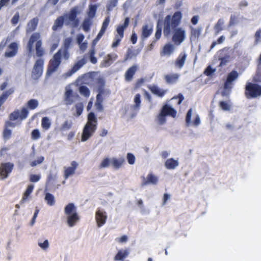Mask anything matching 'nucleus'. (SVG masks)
<instances>
[{
	"label": "nucleus",
	"mask_w": 261,
	"mask_h": 261,
	"mask_svg": "<svg viewBox=\"0 0 261 261\" xmlns=\"http://www.w3.org/2000/svg\"><path fill=\"white\" fill-rule=\"evenodd\" d=\"M186 122L188 125L197 126L200 124L201 120L199 116L196 113H193L192 110L190 109L186 116Z\"/></svg>",
	"instance_id": "obj_10"
},
{
	"label": "nucleus",
	"mask_w": 261,
	"mask_h": 261,
	"mask_svg": "<svg viewBox=\"0 0 261 261\" xmlns=\"http://www.w3.org/2000/svg\"><path fill=\"white\" fill-rule=\"evenodd\" d=\"M39 102L37 100L32 99L29 100L27 103V107L30 110H34L38 107Z\"/></svg>",
	"instance_id": "obj_42"
},
{
	"label": "nucleus",
	"mask_w": 261,
	"mask_h": 261,
	"mask_svg": "<svg viewBox=\"0 0 261 261\" xmlns=\"http://www.w3.org/2000/svg\"><path fill=\"white\" fill-rule=\"evenodd\" d=\"M63 22H64V17H60L58 18L56 20L55 24L53 27V29L54 30H57L58 28H60L62 25Z\"/></svg>",
	"instance_id": "obj_48"
},
{
	"label": "nucleus",
	"mask_w": 261,
	"mask_h": 261,
	"mask_svg": "<svg viewBox=\"0 0 261 261\" xmlns=\"http://www.w3.org/2000/svg\"><path fill=\"white\" fill-rule=\"evenodd\" d=\"M187 58V54L185 52L181 53L175 61V67L181 69L186 63Z\"/></svg>",
	"instance_id": "obj_21"
},
{
	"label": "nucleus",
	"mask_w": 261,
	"mask_h": 261,
	"mask_svg": "<svg viewBox=\"0 0 261 261\" xmlns=\"http://www.w3.org/2000/svg\"><path fill=\"white\" fill-rule=\"evenodd\" d=\"M80 13L77 8H73L70 13L64 16V22L67 24L75 25L77 23L76 15Z\"/></svg>",
	"instance_id": "obj_13"
},
{
	"label": "nucleus",
	"mask_w": 261,
	"mask_h": 261,
	"mask_svg": "<svg viewBox=\"0 0 261 261\" xmlns=\"http://www.w3.org/2000/svg\"><path fill=\"white\" fill-rule=\"evenodd\" d=\"M73 86L69 85L66 86L64 92V100L66 105L72 103L77 97V95L74 92Z\"/></svg>",
	"instance_id": "obj_9"
},
{
	"label": "nucleus",
	"mask_w": 261,
	"mask_h": 261,
	"mask_svg": "<svg viewBox=\"0 0 261 261\" xmlns=\"http://www.w3.org/2000/svg\"><path fill=\"white\" fill-rule=\"evenodd\" d=\"M158 182V178L152 174H149L147 175L143 181V185H156Z\"/></svg>",
	"instance_id": "obj_28"
},
{
	"label": "nucleus",
	"mask_w": 261,
	"mask_h": 261,
	"mask_svg": "<svg viewBox=\"0 0 261 261\" xmlns=\"http://www.w3.org/2000/svg\"><path fill=\"white\" fill-rule=\"evenodd\" d=\"M254 44L257 45L261 43V28L258 29L254 35Z\"/></svg>",
	"instance_id": "obj_50"
},
{
	"label": "nucleus",
	"mask_w": 261,
	"mask_h": 261,
	"mask_svg": "<svg viewBox=\"0 0 261 261\" xmlns=\"http://www.w3.org/2000/svg\"><path fill=\"white\" fill-rule=\"evenodd\" d=\"M224 20L220 19L214 27L215 34L217 35L224 29Z\"/></svg>",
	"instance_id": "obj_39"
},
{
	"label": "nucleus",
	"mask_w": 261,
	"mask_h": 261,
	"mask_svg": "<svg viewBox=\"0 0 261 261\" xmlns=\"http://www.w3.org/2000/svg\"><path fill=\"white\" fill-rule=\"evenodd\" d=\"M37 21L35 19L31 20L28 24L27 29V32H32L34 31L37 26Z\"/></svg>",
	"instance_id": "obj_45"
},
{
	"label": "nucleus",
	"mask_w": 261,
	"mask_h": 261,
	"mask_svg": "<svg viewBox=\"0 0 261 261\" xmlns=\"http://www.w3.org/2000/svg\"><path fill=\"white\" fill-rule=\"evenodd\" d=\"M220 107L224 111H228L231 108V105L228 101H221L220 102Z\"/></svg>",
	"instance_id": "obj_52"
},
{
	"label": "nucleus",
	"mask_w": 261,
	"mask_h": 261,
	"mask_svg": "<svg viewBox=\"0 0 261 261\" xmlns=\"http://www.w3.org/2000/svg\"><path fill=\"white\" fill-rule=\"evenodd\" d=\"M141 95L140 94H136L134 97L133 105L132 107H133V108L134 110L138 111L141 107Z\"/></svg>",
	"instance_id": "obj_32"
},
{
	"label": "nucleus",
	"mask_w": 261,
	"mask_h": 261,
	"mask_svg": "<svg viewBox=\"0 0 261 261\" xmlns=\"http://www.w3.org/2000/svg\"><path fill=\"white\" fill-rule=\"evenodd\" d=\"M87 120L82 133L81 141L82 142L88 140L93 136L97 128V118L93 113L91 112L88 114Z\"/></svg>",
	"instance_id": "obj_3"
},
{
	"label": "nucleus",
	"mask_w": 261,
	"mask_h": 261,
	"mask_svg": "<svg viewBox=\"0 0 261 261\" xmlns=\"http://www.w3.org/2000/svg\"><path fill=\"white\" fill-rule=\"evenodd\" d=\"M71 126L72 122L69 121H66L61 124L60 129L62 132L66 131L70 129Z\"/></svg>",
	"instance_id": "obj_46"
},
{
	"label": "nucleus",
	"mask_w": 261,
	"mask_h": 261,
	"mask_svg": "<svg viewBox=\"0 0 261 261\" xmlns=\"http://www.w3.org/2000/svg\"><path fill=\"white\" fill-rule=\"evenodd\" d=\"M216 69L212 68L211 67H208L205 70L204 73L207 76H211L215 72Z\"/></svg>",
	"instance_id": "obj_62"
},
{
	"label": "nucleus",
	"mask_w": 261,
	"mask_h": 261,
	"mask_svg": "<svg viewBox=\"0 0 261 261\" xmlns=\"http://www.w3.org/2000/svg\"><path fill=\"white\" fill-rule=\"evenodd\" d=\"M90 23V21L88 19H86L84 21L83 27V29L85 31H88L89 30Z\"/></svg>",
	"instance_id": "obj_64"
},
{
	"label": "nucleus",
	"mask_w": 261,
	"mask_h": 261,
	"mask_svg": "<svg viewBox=\"0 0 261 261\" xmlns=\"http://www.w3.org/2000/svg\"><path fill=\"white\" fill-rule=\"evenodd\" d=\"M179 165V161L177 159L170 158L165 162V167L168 170H174Z\"/></svg>",
	"instance_id": "obj_24"
},
{
	"label": "nucleus",
	"mask_w": 261,
	"mask_h": 261,
	"mask_svg": "<svg viewBox=\"0 0 261 261\" xmlns=\"http://www.w3.org/2000/svg\"><path fill=\"white\" fill-rule=\"evenodd\" d=\"M40 174H32L30 176V180L32 182H37L40 179Z\"/></svg>",
	"instance_id": "obj_61"
},
{
	"label": "nucleus",
	"mask_w": 261,
	"mask_h": 261,
	"mask_svg": "<svg viewBox=\"0 0 261 261\" xmlns=\"http://www.w3.org/2000/svg\"><path fill=\"white\" fill-rule=\"evenodd\" d=\"M117 58V55L115 54H109L105 60V66H109Z\"/></svg>",
	"instance_id": "obj_43"
},
{
	"label": "nucleus",
	"mask_w": 261,
	"mask_h": 261,
	"mask_svg": "<svg viewBox=\"0 0 261 261\" xmlns=\"http://www.w3.org/2000/svg\"><path fill=\"white\" fill-rule=\"evenodd\" d=\"M238 73L237 71H233L231 72L228 75L227 81L225 84V91L223 92V95H227L226 91L230 90L231 87V82L234 81L238 77Z\"/></svg>",
	"instance_id": "obj_19"
},
{
	"label": "nucleus",
	"mask_w": 261,
	"mask_h": 261,
	"mask_svg": "<svg viewBox=\"0 0 261 261\" xmlns=\"http://www.w3.org/2000/svg\"><path fill=\"white\" fill-rule=\"evenodd\" d=\"M42 42L41 41H39L36 44V54L38 56H41L44 54V51L43 49L41 47Z\"/></svg>",
	"instance_id": "obj_51"
},
{
	"label": "nucleus",
	"mask_w": 261,
	"mask_h": 261,
	"mask_svg": "<svg viewBox=\"0 0 261 261\" xmlns=\"http://www.w3.org/2000/svg\"><path fill=\"white\" fill-rule=\"evenodd\" d=\"M126 160L129 165H134L135 163L136 158L132 153H128L126 155Z\"/></svg>",
	"instance_id": "obj_53"
},
{
	"label": "nucleus",
	"mask_w": 261,
	"mask_h": 261,
	"mask_svg": "<svg viewBox=\"0 0 261 261\" xmlns=\"http://www.w3.org/2000/svg\"><path fill=\"white\" fill-rule=\"evenodd\" d=\"M136 112L133 107H126L123 110V115L126 118L132 119L136 115Z\"/></svg>",
	"instance_id": "obj_29"
},
{
	"label": "nucleus",
	"mask_w": 261,
	"mask_h": 261,
	"mask_svg": "<svg viewBox=\"0 0 261 261\" xmlns=\"http://www.w3.org/2000/svg\"><path fill=\"white\" fill-rule=\"evenodd\" d=\"M13 166L11 163H2L0 165V179L4 180L7 178L12 172Z\"/></svg>",
	"instance_id": "obj_12"
},
{
	"label": "nucleus",
	"mask_w": 261,
	"mask_h": 261,
	"mask_svg": "<svg viewBox=\"0 0 261 261\" xmlns=\"http://www.w3.org/2000/svg\"><path fill=\"white\" fill-rule=\"evenodd\" d=\"M32 153L29 155V163L31 167H35L41 164L44 160V158L42 155L35 156V149L34 146H32Z\"/></svg>",
	"instance_id": "obj_16"
},
{
	"label": "nucleus",
	"mask_w": 261,
	"mask_h": 261,
	"mask_svg": "<svg viewBox=\"0 0 261 261\" xmlns=\"http://www.w3.org/2000/svg\"><path fill=\"white\" fill-rule=\"evenodd\" d=\"M201 33L200 28H193L191 30V35L190 36L192 41H196L198 40Z\"/></svg>",
	"instance_id": "obj_37"
},
{
	"label": "nucleus",
	"mask_w": 261,
	"mask_h": 261,
	"mask_svg": "<svg viewBox=\"0 0 261 261\" xmlns=\"http://www.w3.org/2000/svg\"><path fill=\"white\" fill-rule=\"evenodd\" d=\"M129 253V252L127 249H120L114 256L113 259L114 261H124Z\"/></svg>",
	"instance_id": "obj_25"
},
{
	"label": "nucleus",
	"mask_w": 261,
	"mask_h": 261,
	"mask_svg": "<svg viewBox=\"0 0 261 261\" xmlns=\"http://www.w3.org/2000/svg\"><path fill=\"white\" fill-rule=\"evenodd\" d=\"M148 88L152 93L159 97H163L166 93V90L161 89L156 86H150Z\"/></svg>",
	"instance_id": "obj_30"
},
{
	"label": "nucleus",
	"mask_w": 261,
	"mask_h": 261,
	"mask_svg": "<svg viewBox=\"0 0 261 261\" xmlns=\"http://www.w3.org/2000/svg\"><path fill=\"white\" fill-rule=\"evenodd\" d=\"M33 189L34 186L32 185H30L28 187L27 190L23 194V198L20 201L21 203H24L27 201L28 197L32 193Z\"/></svg>",
	"instance_id": "obj_38"
},
{
	"label": "nucleus",
	"mask_w": 261,
	"mask_h": 261,
	"mask_svg": "<svg viewBox=\"0 0 261 261\" xmlns=\"http://www.w3.org/2000/svg\"><path fill=\"white\" fill-rule=\"evenodd\" d=\"M187 37L186 30L183 28H177L173 31L172 40L176 45H180L185 40Z\"/></svg>",
	"instance_id": "obj_7"
},
{
	"label": "nucleus",
	"mask_w": 261,
	"mask_h": 261,
	"mask_svg": "<svg viewBox=\"0 0 261 261\" xmlns=\"http://www.w3.org/2000/svg\"><path fill=\"white\" fill-rule=\"evenodd\" d=\"M39 41H41L40 34L38 33L33 34L30 38L27 46L28 50L30 53H32L34 51V44H37Z\"/></svg>",
	"instance_id": "obj_18"
},
{
	"label": "nucleus",
	"mask_w": 261,
	"mask_h": 261,
	"mask_svg": "<svg viewBox=\"0 0 261 261\" xmlns=\"http://www.w3.org/2000/svg\"><path fill=\"white\" fill-rule=\"evenodd\" d=\"M44 199L47 204L49 206H54L56 203V199L55 196L49 193H45Z\"/></svg>",
	"instance_id": "obj_35"
},
{
	"label": "nucleus",
	"mask_w": 261,
	"mask_h": 261,
	"mask_svg": "<svg viewBox=\"0 0 261 261\" xmlns=\"http://www.w3.org/2000/svg\"><path fill=\"white\" fill-rule=\"evenodd\" d=\"M41 137V133L38 129H34L31 133V138L34 140H37Z\"/></svg>",
	"instance_id": "obj_49"
},
{
	"label": "nucleus",
	"mask_w": 261,
	"mask_h": 261,
	"mask_svg": "<svg viewBox=\"0 0 261 261\" xmlns=\"http://www.w3.org/2000/svg\"><path fill=\"white\" fill-rule=\"evenodd\" d=\"M102 101V95L100 93H99L96 96V101L95 103V106L96 107L97 110H98L99 111H101L102 110V106L101 104Z\"/></svg>",
	"instance_id": "obj_44"
},
{
	"label": "nucleus",
	"mask_w": 261,
	"mask_h": 261,
	"mask_svg": "<svg viewBox=\"0 0 261 261\" xmlns=\"http://www.w3.org/2000/svg\"><path fill=\"white\" fill-rule=\"evenodd\" d=\"M107 216L102 210H98L95 214V219L99 227L102 226L106 222Z\"/></svg>",
	"instance_id": "obj_17"
},
{
	"label": "nucleus",
	"mask_w": 261,
	"mask_h": 261,
	"mask_svg": "<svg viewBox=\"0 0 261 261\" xmlns=\"http://www.w3.org/2000/svg\"><path fill=\"white\" fill-rule=\"evenodd\" d=\"M184 100V97L179 94L178 97H173L168 103L165 105L161 110L167 116H170L173 118L176 115V111L173 108L172 103L175 102L176 105H180Z\"/></svg>",
	"instance_id": "obj_5"
},
{
	"label": "nucleus",
	"mask_w": 261,
	"mask_h": 261,
	"mask_svg": "<svg viewBox=\"0 0 261 261\" xmlns=\"http://www.w3.org/2000/svg\"><path fill=\"white\" fill-rule=\"evenodd\" d=\"M129 22V19L128 17H126L124 20V23L117 28V35L116 36V41L112 43V47H116L119 45L120 40L123 37V31L128 26Z\"/></svg>",
	"instance_id": "obj_8"
},
{
	"label": "nucleus",
	"mask_w": 261,
	"mask_h": 261,
	"mask_svg": "<svg viewBox=\"0 0 261 261\" xmlns=\"http://www.w3.org/2000/svg\"><path fill=\"white\" fill-rule=\"evenodd\" d=\"M156 120L158 124L160 125L164 124L167 121L166 116L164 114V113H163L161 110L160 113L156 117Z\"/></svg>",
	"instance_id": "obj_41"
},
{
	"label": "nucleus",
	"mask_w": 261,
	"mask_h": 261,
	"mask_svg": "<svg viewBox=\"0 0 261 261\" xmlns=\"http://www.w3.org/2000/svg\"><path fill=\"white\" fill-rule=\"evenodd\" d=\"M137 67L135 66L130 67L126 72L125 74V80L127 81H130L132 80L133 76L137 70Z\"/></svg>",
	"instance_id": "obj_34"
},
{
	"label": "nucleus",
	"mask_w": 261,
	"mask_h": 261,
	"mask_svg": "<svg viewBox=\"0 0 261 261\" xmlns=\"http://www.w3.org/2000/svg\"><path fill=\"white\" fill-rule=\"evenodd\" d=\"M18 45L15 43H11L5 53V56L8 58L14 57L17 53Z\"/></svg>",
	"instance_id": "obj_22"
},
{
	"label": "nucleus",
	"mask_w": 261,
	"mask_h": 261,
	"mask_svg": "<svg viewBox=\"0 0 261 261\" xmlns=\"http://www.w3.org/2000/svg\"><path fill=\"white\" fill-rule=\"evenodd\" d=\"M124 162V159L123 158L118 159L115 158H113L111 159V165L115 168H119L121 167Z\"/></svg>",
	"instance_id": "obj_36"
},
{
	"label": "nucleus",
	"mask_w": 261,
	"mask_h": 261,
	"mask_svg": "<svg viewBox=\"0 0 261 261\" xmlns=\"http://www.w3.org/2000/svg\"><path fill=\"white\" fill-rule=\"evenodd\" d=\"M29 112L26 108H22L21 110H19V115L20 117V120L22 121L23 119L27 118Z\"/></svg>",
	"instance_id": "obj_47"
},
{
	"label": "nucleus",
	"mask_w": 261,
	"mask_h": 261,
	"mask_svg": "<svg viewBox=\"0 0 261 261\" xmlns=\"http://www.w3.org/2000/svg\"><path fill=\"white\" fill-rule=\"evenodd\" d=\"M79 91L80 93L85 96H89L90 93L88 89L85 86H81L79 89Z\"/></svg>",
	"instance_id": "obj_58"
},
{
	"label": "nucleus",
	"mask_w": 261,
	"mask_h": 261,
	"mask_svg": "<svg viewBox=\"0 0 261 261\" xmlns=\"http://www.w3.org/2000/svg\"><path fill=\"white\" fill-rule=\"evenodd\" d=\"M110 165H111V159L106 158L103 159L101 162L100 166L102 168H107Z\"/></svg>",
	"instance_id": "obj_57"
},
{
	"label": "nucleus",
	"mask_w": 261,
	"mask_h": 261,
	"mask_svg": "<svg viewBox=\"0 0 261 261\" xmlns=\"http://www.w3.org/2000/svg\"><path fill=\"white\" fill-rule=\"evenodd\" d=\"M77 164L76 162H72L70 167L65 168L64 170V177L66 179L68 178L70 176L73 174L76 168Z\"/></svg>",
	"instance_id": "obj_26"
},
{
	"label": "nucleus",
	"mask_w": 261,
	"mask_h": 261,
	"mask_svg": "<svg viewBox=\"0 0 261 261\" xmlns=\"http://www.w3.org/2000/svg\"><path fill=\"white\" fill-rule=\"evenodd\" d=\"M245 96L247 98H255L261 96V86L247 82L245 87Z\"/></svg>",
	"instance_id": "obj_6"
},
{
	"label": "nucleus",
	"mask_w": 261,
	"mask_h": 261,
	"mask_svg": "<svg viewBox=\"0 0 261 261\" xmlns=\"http://www.w3.org/2000/svg\"><path fill=\"white\" fill-rule=\"evenodd\" d=\"M161 32H162L161 28L157 27L156 32L155 33V36H154V38L155 39V41L160 38L161 36Z\"/></svg>",
	"instance_id": "obj_63"
},
{
	"label": "nucleus",
	"mask_w": 261,
	"mask_h": 261,
	"mask_svg": "<svg viewBox=\"0 0 261 261\" xmlns=\"http://www.w3.org/2000/svg\"><path fill=\"white\" fill-rule=\"evenodd\" d=\"M153 25L152 24H144L142 28L141 39L145 40L152 33Z\"/></svg>",
	"instance_id": "obj_20"
},
{
	"label": "nucleus",
	"mask_w": 261,
	"mask_h": 261,
	"mask_svg": "<svg viewBox=\"0 0 261 261\" xmlns=\"http://www.w3.org/2000/svg\"><path fill=\"white\" fill-rule=\"evenodd\" d=\"M86 63V60L85 58H83L82 59L77 61L72 68L63 74V76L66 79L71 76L72 74L77 72Z\"/></svg>",
	"instance_id": "obj_15"
},
{
	"label": "nucleus",
	"mask_w": 261,
	"mask_h": 261,
	"mask_svg": "<svg viewBox=\"0 0 261 261\" xmlns=\"http://www.w3.org/2000/svg\"><path fill=\"white\" fill-rule=\"evenodd\" d=\"M70 55L66 49L59 50L50 60L48 69L46 73V76L49 77L51 74L56 72L61 64V59L67 60Z\"/></svg>",
	"instance_id": "obj_2"
},
{
	"label": "nucleus",
	"mask_w": 261,
	"mask_h": 261,
	"mask_svg": "<svg viewBox=\"0 0 261 261\" xmlns=\"http://www.w3.org/2000/svg\"><path fill=\"white\" fill-rule=\"evenodd\" d=\"M171 195L169 193H164L162 198V203L161 204L162 206L165 205L168 201L171 199Z\"/></svg>",
	"instance_id": "obj_55"
},
{
	"label": "nucleus",
	"mask_w": 261,
	"mask_h": 261,
	"mask_svg": "<svg viewBox=\"0 0 261 261\" xmlns=\"http://www.w3.org/2000/svg\"><path fill=\"white\" fill-rule=\"evenodd\" d=\"M16 124H14L13 122H7L6 123V129L4 132V137L5 139H9L11 135V130L9 129L8 128L9 127H14L16 126Z\"/></svg>",
	"instance_id": "obj_33"
},
{
	"label": "nucleus",
	"mask_w": 261,
	"mask_h": 261,
	"mask_svg": "<svg viewBox=\"0 0 261 261\" xmlns=\"http://www.w3.org/2000/svg\"><path fill=\"white\" fill-rule=\"evenodd\" d=\"M75 109H76V116H79L81 115L83 110V105L82 103L79 102L76 104L75 105Z\"/></svg>",
	"instance_id": "obj_56"
},
{
	"label": "nucleus",
	"mask_w": 261,
	"mask_h": 261,
	"mask_svg": "<svg viewBox=\"0 0 261 261\" xmlns=\"http://www.w3.org/2000/svg\"><path fill=\"white\" fill-rule=\"evenodd\" d=\"M96 7L94 5H91L89 7V10L88 13V17L92 18L95 16Z\"/></svg>",
	"instance_id": "obj_54"
},
{
	"label": "nucleus",
	"mask_w": 261,
	"mask_h": 261,
	"mask_svg": "<svg viewBox=\"0 0 261 261\" xmlns=\"http://www.w3.org/2000/svg\"><path fill=\"white\" fill-rule=\"evenodd\" d=\"M175 50L176 45L171 42H168L163 46L160 51V55L162 57L169 58L174 53Z\"/></svg>",
	"instance_id": "obj_14"
},
{
	"label": "nucleus",
	"mask_w": 261,
	"mask_h": 261,
	"mask_svg": "<svg viewBox=\"0 0 261 261\" xmlns=\"http://www.w3.org/2000/svg\"><path fill=\"white\" fill-rule=\"evenodd\" d=\"M8 122H13L15 124H16L17 125L20 124L21 121L20 120L18 110L15 111L10 115V120Z\"/></svg>",
	"instance_id": "obj_31"
},
{
	"label": "nucleus",
	"mask_w": 261,
	"mask_h": 261,
	"mask_svg": "<svg viewBox=\"0 0 261 261\" xmlns=\"http://www.w3.org/2000/svg\"><path fill=\"white\" fill-rule=\"evenodd\" d=\"M37 244L43 251H47L50 247V243L47 239H39L38 240Z\"/></svg>",
	"instance_id": "obj_27"
},
{
	"label": "nucleus",
	"mask_w": 261,
	"mask_h": 261,
	"mask_svg": "<svg viewBox=\"0 0 261 261\" xmlns=\"http://www.w3.org/2000/svg\"><path fill=\"white\" fill-rule=\"evenodd\" d=\"M50 119L47 117H44L41 120V126L45 130H48L51 126Z\"/></svg>",
	"instance_id": "obj_40"
},
{
	"label": "nucleus",
	"mask_w": 261,
	"mask_h": 261,
	"mask_svg": "<svg viewBox=\"0 0 261 261\" xmlns=\"http://www.w3.org/2000/svg\"><path fill=\"white\" fill-rule=\"evenodd\" d=\"M182 13L179 11L175 12L173 15H167L164 21V35L167 37L176 29L177 27L180 23Z\"/></svg>",
	"instance_id": "obj_1"
},
{
	"label": "nucleus",
	"mask_w": 261,
	"mask_h": 261,
	"mask_svg": "<svg viewBox=\"0 0 261 261\" xmlns=\"http://www.w3.org/2000/svg\"><path fill=\"white\" fill-rule=\"evenodd\" d=\"M180 76V75L179 73H169L165 74L164 76V79L167 84H174L178 81Z\"/></svg>",
	"instance_id": "obj_23"
},
{
	"label": "nucleus",
	"mask_w": 261,
	"mask_h": 261,
	"mask_svg": "<svg viewBox=\"0 0 261 261\" xmlns=\"http://www.w3.org/2000/svg\"><path fill=\"white\" fill-rule=\"evenodd\" d=\"M44 61L39 59L35 62L32 72V76L34 79H37L42 74L43 70Z\"/></svg>",
	"instance_id": "obj_11"
},
{
	"label": "nucleus",
	"mask_w": 261,
	"mask_h": 261,
	"mask_svg": "<svg viewBox=\"0 0 261 261\" xmlns=\"http://www.w3.org/2000/svg\"><path fill=\"white\" fill-rule=\"evenodd\" d=\"M225 37L224 36H221L218 38L217 41H214L211 45V48H213L217 44H221L224 42Z\"/></svg>",
	"instance_id": "obj_59"
},
{
	"label": "nucleus",
	"mask_w": 261,
	"mask_h": 261,
	"mask_svg": "<svg viewBox=\"0 0 261 261\" xmlns=\"http://www.w3.org/2000/svg\"><path fill=\"white\" fill-rule=\"evenodd\" d=\"M66 223L70 227L75 226L80 218L77 212V207L73 203L66 205L64 208Z\"/></svg>",
	"instance_id": "obj_4"
},
{
	"label": "nucleus",
	"mask_w": 261,
	"mask_h": 261,
	"mask_svg": "<svg viewBox=\"0 0 261 261\" xmlns=\"http://www.w3.org/2000/svg\"><path fill=\"white\" fill-rule=\"evenodd\" d=\"M128 240V238L126 236H123L116 239V241L120 244L125 243Z\"/></svg>",
	"instance_id": "obj_60"
}]
</instances>
